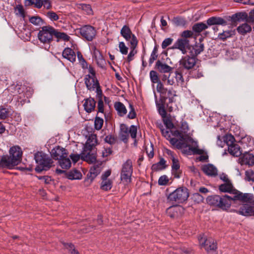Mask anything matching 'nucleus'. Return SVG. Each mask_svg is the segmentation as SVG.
<instances>
[{
    "mask_svg": "<svg viewBox=\"0 0 254 254\" xmlns=\"http://www.w3.org/2000/svg\"><path fill=\"white\" fill-rule=\"evenodd\" d=\"M206 201L210 206L225 211L228 210L231 205L232 197L226 194L222 196L212 195L206 198Z\"/></svg>",
    "mask_w": 254,
    "mask_h": 254,
    "instance_id": "f257e3e1",
    "label": "nucleus"
},
{
    "mask_svg": "<svg viewBox=\"0 0 254 254\" xmlns=\"http://www.w3.org/2000/svg\"><path fill=\"white\" fill-rule=\"evenodd\" d=\"M215 25L226 26L227 25V22L221 17L212 16L206 20V23L200 22L193 24L192 26V30L193 32L199 34L203 30L207 29L209 26Z\"/></svg>",
    "mask_w": 254,
    "mask_h": 254,
    "instance_id": "f03ea898",
    "label": "nucleus"
},
{
    "mask_svg": "<svg viewBox=\"0 0 254 254\" xmlns=\"http://www.w3.org/2000/svg\"><path fill=\"white\" fill-rule=\"evenodd\" d=\"M23 152L18 145L12 146L9 150V155H3L5 157L8 169H11L20 163L22 160Z\"/></svg>",
    "mask_w": 254,
    "mask_h": 254,
    "instance_id": "7ed1b4c3",
    "label": "nucleus"
},
{
    "mask_svg": "<svg viewBox=\"0 0 254 254\" xmlns=\"http://www.w3.org/2000/svg\"><path fill=\"white\" fill-rule=\"evenodd\" d=\"M34 159L38 164L35 170L37 173L49 170L53 163L52 158L42 151H38L34 154Z\"/></svg>",
    "mask_w": 254,
    "mask_h": 254,
    "instance_id": "20e7f679",
    "label": "nucleus"
},
{
    "mask_svg": "<svg viewBox=\"0 0 254 254\" xmlns=\"http://www.w3.org/2000/svg\"><path fill=\"white\" fill-rule=\"evenodd\" d=\"M54 32L53 26L49 25L42 26L38 33V38L41 43L50 45L54 40Z\"/></svg>",
    "mask_w": 254,
    "mask_h": 254,
    "instance_id": "39448f33",
    "label": "nucleus"
},
{
    "mask_svg": "<svg viewBox=\"0 0 254 254\" xmlns=\"http://www.w3.org/2000/svg\"><path fill=\"white\" fill-rule=\"evenodd\" d=\"M189 196L188 190L186 188H179L170 193L167 196L168 201L173 203H182L186 201Z\"/></svg>",
    "mask_w": 254,
    "mask_h": 254,
    "instance_id": "423d86ee",
    "label": "nucleus"
},
{
    "mask_svg": "<svg viewBox=\"0 0 254 254\" xmlns=\"http://www.w3.org/2000/svg\"><path fill=\"white\" fill-rule=\"evenodd\" d=\"M198 240L201 247L205 249L207 254H218L217 243L212 238H206L200 235L198 237Z\"/></svg>",
    "mask_w": 254,
    "mask_h": 254,
    "instance_id": "0eeeda50",
    "label": "nucleus"
},
{
    "mask_svg": "<svg viewBox=\"0 0 254 254\" xmlns=\"http://www.w3.org/2000/svg\"><path fill=\"white\" fill-rule=\"evenodd\" d=\"M169 140L170 143L173 146H175L177 149H180L184 148H186V149H184V151L187 154H190L192 152L193 154L201 155L203 153V151L202 149H199L197 147H189V148H187L189 145L185 142L179 141L176 138H170Z\"/></svg>",
    "mask_w": 254,
    "mask_h": 254,
    "instance_id": "6e6552de",
    "label": "nucleus"
},
{
    "mask_svg": "<svg viewBox=\"0 0 254 254\" xmlns=\"http://www.w3.org/2000/svg\"><path fill=\"white\" fill-rule=\"evenodd\" d=\"M132 163L131 160L128 159L122 166L121 173V179L127 183L131 182V176L132 174Z\"/></svg>",
    "mask_w": 254,
    "mask_h": 254,
    "instance_id": "1a4fd4ad",
    "label": "nucleus"
},
{
    "mask_svg": "<svg viewBox=\"0 0 254 254\" xmlns=\"http://www.w3.org/2000/svg\"><path fill=\"white\" fill-rule=\"evenodd\" d=\"M197 60L196 56L190 54L182 57L180 61V65L185 69L189 70L195 66Z\"/></svg>",
    "mask_w": 254,
    "mask_h": 254,
    "instance_id": "9d476101",
    "label": "nucleus"
},
{
    "mask_svg": "<svg viewBox=\"0 0 254 254\" xmlns=\"http://www.w3.org/2000/svg\"><path fill=\"white\" fill-rule=\"evenodd\" d=\"M232 200H239L242 202L254 204V195L250 193H243L237 190V191H235V195L232 197Z\"/></svg>",
    "mask_w": 254,
    "mask_h": 254,
    "instance_id": "9b49d317",
    "label": "nucleus"
},
{
    "mask_svg": "<svg viewBox=\"0 0 254 254\" xmlns=\"http://www.w3.org/2000/svg\"><path fill=\"white\" fill-rule=\"evenodd\" d=\"M80 33L86 40L91 41L95 37L96 31L95 28L91 25H85L80 29Z\"/></svg>",
    "mask_w": 254,
    "mask_h": 254,
    "instance_id": "f8f14e48",
    "label": "nucleus"
},
{
    "mask_svg": "<svg viewBox=\"0 0 254 254\" xmlns=\"http://www.w3.org/2000/svg\"><path fill=\"white\" fill-rule=\"evenodd\" d=\"M56 173L59 175L64 174L67 179L71 180H80L82 176L80 171L76 169H72L68 172L60 169H57L56 170Z\"/></svg>",
    "mask_w": 254,
    "mask_h": 254,
    "instance_id": "ddd939ff",
    "label": "nucleus"
},
{
    "mask_svg": "<svg viewBox=\"0 0 254 254\" xmlns=\"http://www.w3.org/2000/svg\"><path fill=\"white\" fill-rule=\"evenodd\" d=\"M248 15L245 12H240L227 17V20L231 21V24L236 25L238 22L246 21L248 22Z\"/></svg>",
    "mask_w": 254,
    "mask_h": 254,
    "instance_id": "4468645a",
    "label": "nucleus"
},
{
    "mask_svg": "<svg viewBox=\"0 0 254 254\" xmlns=\"http://www.w3.org/2000/svg\"><path fill=\"white\" fill-rule=\"evenodd\" d=\"M84 82L86 88L90 91H94L96 87L100 85L96 76H90L89 74L85 75Z\"/></svg>",
    "mask_w": 254,
    "mask_h": 254,
    "instance_id": "2eb2a0df",
    "label": "nucleus"
},
{
    "mask_svg": "<svg viewBox=\"0 0 254 254\" xmlns=\"http://www.w3.org/2000/svg\"><path fill=\"white\" fill-rule=\"evenodd\" d=\"M176 91L173 88H166L163 91V93H160L162 101L165 102L166 100L168 99L169 103L174 102L175 101L174 97L176 96Z\"/></svg>",
    "mask_w": 254,
    "mask_h": 254,
    "instance_id": "dca6fc26",
    "label": "nucleus"
},
{
    "mask_svg": "<svg viewBox=\"0 0 254 254\" xmlns=\"http://www.w3.org/2000/svg\"><path fill=\"white\" fill-rule=\"evenodd\" d=\"M97 143L98 142L96 134H91L90 135H89L86 142L84 145L83 148V151H91L93 148L95 147L96 145H97Z\"/></svg>",
    "mask_w": 254,
    "mask_h": 254,
    "instance_id": "f3484780",
    "label": "nucleus"
},
{
    "mask_svg": "<svg viewBox=\"0 0 254 254\" xmlns=\"http://www.w3.org/2000/svg\"><path fill=\"white\" fill-rule=\"evenodd\" d=\"M190 47V41L187 39H178L175 43L173 48L180 50L182 53H186V49Z\"/></svg>",
    "mask_w": 254,
    "mask_h": 254,
    "instance_id": "a211bd4d",
    "label": "nucleus"
},
{
    "mask_svg": "<svg viewBox=\"0 0 254 254\" xmlns=\"http://www.w3.org/2000/svg\"><path fill=\"white\" fill-rule=\"evenodd\" d=\"M51 154L53 159L57 160H59L68 155L67 150L59 146L53 148L52 150Z\"/></svg>",
    "mask_w": 254,
    "mask_h": 254,
    "instance_id": "6ab92c4d",
    "label": "nucleus"
},
{
    "mask_svg": "<svg viewBox=\"0 0 254 254\" xmlns=\"http://www.w3.org/2000/svg\"><path fill=\"white\" fill-rule=\"evenodd\" d=\"M183 207L181 206H171L167 209L166 214L170 217L175 218L179 216L183 211Z\"/></svg>",
    "mask_w": 254,
    "mask_h": 254,
    "instance_id": "aec40b11",
    "label": "nucleus"
},
{
    "mask_svg": "<svg viewBox=\"0 0 254 254\" xmlns=\"http://www.w3.org/2000/svg\"><path fill=\"white\" fill-rule=\"evenodd\" d=\"M131 51L127 57V61L130 63L133 59L134 56L137 53L135 48L138 44V40L135 36H133L132 39L130 41Z\"/></svg>",
    "mask_w": 254,
    "mask_h": 254,
    "instance_id": "412c9836",
    "label": "nucleus"
},
{
    "mask_svg": "<svg viewBox=\"0 0 254 254\" xmlns=\"http://www.w3.org/2000/svg\"><path fill=\"white\" fill-rule=\"evenodd\" d=\"M238 213L245 216H254V207L249 204H243L238 210Z\"/></svg>",
    "mask_w": 254,
    "mask_h": 254,
    "instance_id": "4be33fe9",
    "label": "nucleus"
},
{
    "mask_svg": "<svg viewBox=\"0 0 254 254\" xmlns=\"http://www.w3.org/2000/svg\"><path fill=\"white\" fill-rule=\"evenodd\" d=\"M242 165L253 166L254 165V155L249 152H245L240 158Z\"/></svg>",
    "mask_w": 254,
    "mask_h": 254,
    "instance_id": "5701e85b",
    "label": "nucleus"
},
{
    "mask_svg": "<svg viewBox=\"0 0 254 254\" xmlns=\"http://www.w3.org/2000/svg\"><path fill=\"white\" fill-rule=\"evenodd\" d=\"M83 107L85 111L88 113H91L95 110L96 101L94 98L89 97L84 100Z\"/></svg>",
    "mask_w": 254,
    "mask_h": 254,
    "instance_id": "b1692460",
    "label": "nucleus"
},
{
    "mask_svg": "<svg viewBox=\"0 0 254 254\" xmlns=\"http://www.w3.org/2000/svg\"><path fill=\"white\" fill-rule=\"evenodd\" d=\"M100 167L98 165H93L90 168L89 172L87 174L86 179L92 182L94 179L100 174Z\"/></svg>",
    "mask_w": 254,
    "mask_h": 254,
    "instance_id": "393cba45",
    "label": "nucleus"
},
{
    "mask_svg": "<svg viewBox=\"0 0 254 254\" xmlns=\"http://www.w3.org/2000/svg\"><path fill=\"white\" fill-rule=\"evenodd\" d=\"M219 190L221 192H228L233 194L234 195H235V191H237V190L234 188L231 182H227L220 185L219 186Z\"/></svg>",
    "mask_w": 254,
    "mask_h": 254,
    "instance_id": "a878e982",
    "label": "nucleus"
},
{
    "mask_svg": "<svg viewBox=\"0 0 254 254\" xmlns=\"http://www.w3.org/2000/svg\"><path fill=\"white\" fill-rule=\"evenodd\" d=\"M202 171L207 176H216L217 175V168L212 164H208L202 168Z\"/></svg>",
    "mask_w": 254,
    "mask_h": 254,
    "instance_id": "bb28decb",
    "label": "nucleus"
},
{
    "mask_svg": "<svg viewBox=\"0 0 254 254\" xmlns=\"http://www.w3.org/2000/svg\"><path fill=\"white\" fill-rule=\"evenodd\" d=\"M62 55L64 58L66 59L70 62L73 63L76 60V55L72 49L66 48L63 52Z\"/></svg>",
    "mask_w": 254,
    "mask_h": 254,
    "instance_id": "cd10ccee",
    "label": "nucleus"
},
{
    "mask_svg": "<svg viewBox=\"0 0 254 254\" xmlns=\"http://www.w3.org/2000/svg\"><path fill=\"white\" fill-rule=\"evenodd\" d=\"M90 152L91 151L84 152L83 150L80 155L81 158L83 160L86 161L88 163L91 164L96 161V156L93 153L91 154Z\"/></svg>",
    "mask_w": 254,
    "mask_h": 254,
    "instance_id": "c85d7f7f",
    "label": "nucleus"
},
{
    "mask_svg": "<svg viewBox=\"0 0 254 254\" xmlns=\"http://www.w3.org/2000/svg\"><path fill=\"white\" fill-rule=\"evenodd\" d=\"M155 67L162 73H169L173 69V67L166 64L162 63L159 60L156 63Z\"/></svg>",
    "mask_w": 254,
    "mask_h": 254,
    "instance_id": "c756f323",
    "label": "nucleus"
},
{
    "mask_svg": "<svg viewBox=\"0 0 254 254\" xmlns=\"http://www.w3.org/2000/svg\"><path fill=\"white\" fill-rule=\"evenodd\" d=\"M121 35L127 40L130 41L132 39L133 36H135L132 34L129 27L125 25L121 30Z\"/></svg>",
    "mask_w": 254,
    "mask_h": 254,
    "instance_id": "7c9ffc66",
    "label": "nucleus"
},
{
    "mask_svg": "<svg viewBox=\"0 0 254 254\" xmlns=\"http://www.w3.org/2000/svg\"><path fill=\"white\" fill-rule=\"evenodd\" d=\"M228 151L231 155L235 157H239L242 154L241 148L238 144L236 143L228 147Z\"/></svg>",
    "mask_w": 254,
    "mask_h": 254,
    "instance_id": "2f4dec72",
    "label": "nucleus"
},
{
    "mask_svg": "<svg viewBox=\"0 0 254 254\" xmlns=\"http://www.w3.org/2000/svg\"><path fill=\"white\" fill-rule=\"evenodd\" d=\"M166 161L163 158H161L160 161L157 163L153 164L151 166V170L154 172H158L163 170L167 167Z\"/></svg>",
    "mask_w": 254,
    "mask_h": 254,
    "instance_id": "473e14b6",
    "label": "nucleus"
},
{
    "mask_svg": "<svg viewBox=\"0 0 254 254\" xmlns=\"http://www.w3.org/2000/svg\"><path fill=\"white\" fill-rule=\"evenodd\" d=\"M114 108L117 111L118 115L120 117L124 116L127 113L125 106L122 102H116L114 104Z\"/></svg>",
    "mask_w": 254,
    "mask_h": 254,
    "instance_id": "72a5a7b5",
    "label": "nucleus"
},
{
    "mask_svg": "<svg viewBox=\"0 0 254 254\" xmlns=\"http://www.w3.org/2000/svg\"><path fill=\"white\" fill-rule=\"evenodd\" d=\"M54 36L57 39L56 41L59 42L61 40L64 41H68L70 39V37L64 32H59L58 30L54 28Z\"/></svg>",
    "mask_w": 254,
    "mask_h": 254,
    "instance_id": "f704fd0d",
    "label": "nucleus"
},
{
    "mask_svg": "<svg viewBox=\"0 0 254 254\" xmlns=\"http://www.w3.org/2000/svg\"><path fill=\"white\" fill-rule=\"evenodd\" d=\"M204 44L202 43H196L192 47V50L190 52V54H191L194 56L197 57L204 50Z\"/></svg>",
    "mask_w": 254,
    "mask_h": 254,
    "instance_id": "c9c22d12",
    "label": "nucleus"
},
{
    "mask_svg": "<svg viewBox=\"0 0 254 254\" xmlns=\"http://www.w3.org/2000/svg\"><path fill=\"white\" fill-rule=\"evenodd\" d=\"M238 32L242 35H245L247 33H249L252 30L251 26L247 23H243L237 28Z\"/></svg>",
    "mask_w": 254,
    "mask_h": 254,
    "instance_id": "e433bc0d",
    "label": "nucleus"
},
{
    "mask_svg": "<svg viewBox=\"0 0 254 254\" xmlns=\"http://www.w3.org/2000/svg\"><path fill=\"white\" fill-rule=\"evenodd\" d=\"M98 53L95 54V59L96 61L97 64L101 68L104 69L105 68L106 62L104 60L103 56L100 53V52L98 51Z\"/></svg>",
    "mask_w": 254,
    "mask_h": 254,
    "instance_id": "4c0bfd02",
    "label": "nucleus"
},
{
    "mask_svg": "<svg viewBox=\"0 0 254 254\" xmlns=\"http://www.w3.org/2000/svg\"><path fill=\"white\" fill-rule=\"evenodd\" d=\"M58 164L63 169H68L71 167V161L67 156L58 160Z\"/></svg>",
    "mask_w": 254,
    "mask_h": 254,
    "instance_id": "58836bf2",
    "label": "nucleus"
},
{
    "mask_svg": "<svg viewBox=\"0 0 254 254\" xmlns=\"http://www.w3.org/2000/svg\"><path fill=\"white\" fill-rule=\"evenodd\" d=\"M29 22L36 26H41L45 24L44 21L39 16H33L29 18Z\"/></svg>",
    "mask_w": 254,
    "mask_h": 254,
    "instance_id": "ea45409f",
    "label": "nucleus"
},
{
    "mask_svg": "<svg viewBox=\"0 0 254 254\" xmlns=\"http://www.w3.org/2000/svg\"><path fill=\"white\" fill-rule=\"evenodd\" d=\"M9 110L7 106H0V119L4 120L8 117Z\"/></svg>",
    "mask_w": 254,
    "mask_h": 254,
    "instance_id": "a19ab883",
    "label": "nucleus"
},
{
    "mask_svg": "<svg viewBox=\"0 0 254 254\" xmlns=\"http://www.w3.org/2000/svg\"><path fill=\"white\" fill-rule=\"evenodd\" d=\"M234 35V32L232 30L224 31L220 33L218 35V38L223 41L226 40L227 38L232 37Z\"/></svg>",
    "mask_w": 254,
    "mask_h": 254,
    "instance_id": "79ce46f5",
    "label": "nucleus"
},
{
    "mask_svg": "<svg viewBox=\"0 0 254 254\" xmlns=\"http://www.w3.org/2000/svg\"><path fill=\"white\" fill-rule=\"evenodd\" d=\"M25 88L24 86L16 85L15 87V90L18 94V99L24 100L25 98V93H24V90Z\"/></svg>",
    "mask_w": 254,
    "mask_h": 254,
    "instance_id": "37998d69",
    "label": "nucleus"
},
{
    "mask_svg": "<svg viewBox=\"0 0 254 254\" xmlns=\"http://www.w3.org/2000/svg\"><path fill=\"white\" fill-rule=\"evenodd\" d=\"M112 181L111 180L102 181L101 185V189L104 190H109L112 187Z\"/></svg>",
    "mask_w": 254,
    "mask_h": 254,
    "instance_id": "c03bdc74",
    "label": "nucleus"
},
{
    "mask_svg": "<svg viewBox=\"0 0 254 254\" xmlns=\"http://www.w3.org/2000/svg\"><path fill=\"white\" fill-rule=\"evenodd\" d=\"M164 103L165 102H163V101H162L161 104H160V103L156 104V106H157L159 114L161 116V117L163 118H165V117H166V115H167V112H166V111L165 109V107L164 105Z\"/></svg>",
    "mask_w": 254,
    "mask_h": 254,
    "instance_id": "a18cd8bd",
    "label": "nucleus"
},
{
    "mask_svg": "<svg viewBox=\"0 0 254 254\" xmlns=\"http://www.w3.org/2000/svg\"><path fill=\"white\" fill-rule=\"evenodd\" d=\"M173 22L177 26H185L187 24L185 18L179 16L174 18Z\"/></svg>",
    "mask_w": 254,
    "mask_h": 254,
    "instance_id": "49530a36",
    "label": "nucleus"
},
{
    "mask_svg": "<svg viewBox=\"0 0 254 254\" xmlns=\"http://www.w3.org/2000/svg\"><path fill=\"white\" fill-rule=\"evenodd\" d=\"M235 138L231 134H226L224 137V141L226 142L228 147L234 144L235 143Z\"/></svg>",
    "mask_w": 254,
    "mask_h": 254,
    "instance_id": "de8ad7c7",
    "label": "nucleus"
},
{
    "mask_svg": "<svg viewBox=\"0 0 254 254\" xmlns=\"http://www.w3.org/2000/svg\"><path fill=\"white\" fill-rule=\"evenodd\" d=\"M117 137L113 135L109 134L104 138V141L110 145L115 144L116 142Z\"/></svg>",
    "mask_w": 254,
    "mask_h": 254,
    "instance_id": "09e8293b",
    "label": "nucleus"
},
{
    "mask_svg": "<svg viewBox=\"0 0 254 254\" xmlns=\"http://www.w3.org/2000/svg\"><path fill=\"white\" fill-rule=\"evenodd\" d=\"M104 121L103 119L96 117L94 121V127L97 130H100L103 125Z\"/></svg>",
    "mask_w": 254,
    "mask_h": 254,
    "instance_id": "8fccbe9b",
    "label": "nucleus"
},
{
    "mask_svg": "<svg viewBox=\"0 0 254 254\" xmlns=\"http://www.w3.org/2000/svg\"><path fill=\"white\" fill-rule=\"evenodd\" d=\"M80 8L86 12L88 15L93 14L91 6L89 4L81 3L80 4Z\"/></svg>",
    "mask_w": 254,
    "mask_h": 254,
    "instance_id": "3c124183",
    "label": "nucleus"
},
{
    "mask_svg": "<svg viewBox=\"0 0 254 254\" xmlns=\"http://www.w3.org/2000/svg\"><path fill=\"white\" fill-rule=\"evenodd\" d=\"M149 75L150 80L153 83H156L160 80L158 74L156 71L151 70L149 73Z\"/></svg>",
    "mask_w": 254,
    "mask_h": 254,
    "instance_id": "603ef678",
    "label": "nucleus"
},
{
    "mask_svg": "<svg viewBox=\"0 0 254 254\" xmlns=\"http://www.w3.org/2000/svg\"><path fill=\"white\" fill-rule=\"evenodd\" d=\"M175 78H176V81L178 83L183 84L184 83V79L183 78L182 73L180 71L179 69H178L175 71Z\"/></svg>",
    "mask_w": 254,
    "mask_h": 254,
    "instance_id": "864d4df0",
    "label": "nucleus"
},
{
    "mask_svg": "<svg viewBox=\"0 0 254 254\" xmlns=\"http://www.w3.org/2000/svg\"><path fill=\"white\" fill-rule=\"evenodd\" d=\"M190 74L193 78H199L203 76L202 71L200 69H193L191 71Z\"/></svg>",
    "mask_w": 254,
    "mask_h": 254,
    "instance_id": "5fc2aeb1",
    "label": "nucleus"
},
{
    "mask_svg": "<svg viewBox=\"0 0 254 254\" xmlns=\"http://www.w3.org/2000/svg\"><path fill=\"white\" fill-rule=\"evenodd\" d=\"M46 16L52 21H57L59 19L58 15L53 11H48Z\"/></svg>",
    "mask_w": 254,
    "mask_h": 254,
    "instance_id": "6e6d98bb",
    "label": "nucleus"
},
{
    "mask_svg": "<svg viewBox=\"0 0 254 254\" xmlns=\"http://www.w3.org/2000/svg\"><path fill=\"white\" fill-rule=\"evenodd\" d=\"M120 52L123 55H127L128 52V48L126 46L123 42H120L119 44Z\"/></svg>",
    "mask_w": 254,
    "mask_h": 254,
    "instance_id": "4d7b16f0",
    "label": "nucleus"
},
{
    "mask_svg": "<svg viewBox=\"0 0 254 254\" xmlns=\"http://www.w3.org/2000/svg\"><path fill=\"white\" fill-rule=\"evenodd\" d=\"M193 31L191 30H185L182 32L181 36L183 39H187L188 38H191L193 35Z\"/></svg>",
    "mask_w": 254,
    "mask_h": 254,
    "instance_id": "13d9d810",
    "label": "nucleus"
},
{
    "mask_svg": "<svg viewBox=\"0 0 254 254\" xmlns=\"http://www.w3.org/2000/svg\"><path fill=\"white\" fill-rule=\"evenodd\" d=\"M130 111L127 115V118L130 119H134L136 118V114L135 112L134 108L132 105L131 104H129V106Z\"/></svg>",
    "mask_w": 254,
    "mask_h": 254,
    "instance_id": "bf43d9fd",
    "label": "nucleus"
},
{
    "mask_svg": "<svg viewBox=\"0 0 254 254\" xmlns=\"http://www.w3.org/2000/svg\"><path fill=\"white\" fill-rule=\"evenodd\" d=\"M137 130V127L135 126L131 125L129 129L128 130V132L130 134V136L132 138H136Z\"/></svg>",
    "mask_w": 254,
    "mask_h": 254,
    "instance_id": "052dcab7",
    "label": "nucleus"
},
{
    "mask_svg": "<svg viewBox=\"0 0 254 254\" xmlns=\"http://www.w3.org/2000/svg\"><path fill=\"white\" fill-rule=\"evenodd\" d=\"M169 182V179L167 176L163 175L160 177L158 180V184L160 186H165Z\"/></svg>",
    "mask_w": 254,
    "mask_h": 254,
    "instance_id": "680f3d73",
    "label": "nucleus"
},
{
    "mask_svg": "<svg viewBox=\"0 0 254 254\" xmlns=\"http://www.w3.org/2000/svg\"><path fill=\"white\" fill-rule=\"evenodd\" d=\"M163 122L165 126L168 129H171L174 127V125L169 118H163Z\"/></svg>",
    "mask_w": 254,
    "mask_h": 254,
    "instance_id": "e2e57ef3",
    "label": "nucleus"
},
{
    "mask_svg": "<svg viewBox=\"0 0 254 254\" xmlns=\"http://www.w3.org/2000/svg\"><path fill=\"white\" fill-rule=\"evenodd\" d=\"M173 39L171 38H168L164 40L161 44L163 49H166L168 46L171 45L173 42Z\"/></svg>",
    "mask_w": 254,
    "mask_h": 254,
    "instance_id": "0e129e2a",
    "label": "nucleus"
},
{
    "mask_svg": "<svg viewBox=\"0 0 254 254\" xmlns=\"http://www.w3.org/2000/svg\"><path fill=\"white\" fill-rule=\"evenodd\" d=\"M172 163V170H178V169H180V165L178 159L173 157Z\"/></svg>",
    "mask_w": 254,
    "mask_h": 254,
    "instance_id": "69168bd1",
    "label": "nucleus"
},
{
    "mask_svg": "<svg viewBox=\"0 0 254 254\" xmlns=\"http://www.w3.org/2000/svg\"><path fill=\"white\" fill-rule=\"evenodd\" d=\"M153 146V144H151L149 148H148L147 147L145 148L146 153L149 158H152L154 156V150Z\"/></svg>",
    "mask_w": 254,
    "mask_h": 254,
    "instance_id": "338daca9",
    "label": "nucleus"
},
{
    "mask_svg": "<svg viewBox=\"0 0 254 254\" xmlns=\"http://www.w3.org/2000/svg\"><path fill=\"white\" fill-rule=\"evenodd\" d=\"M156 83H157L156 86V90L160 94L161 93H163V91L166 88L164 87L163 84L161 82L160 80L157 82Z\"/></svg>",
    "mask_w": 254,
    "mask_h": 254,
    "instance_id": "774afa93",
    "label": "nucleus"
}]
</instances>
